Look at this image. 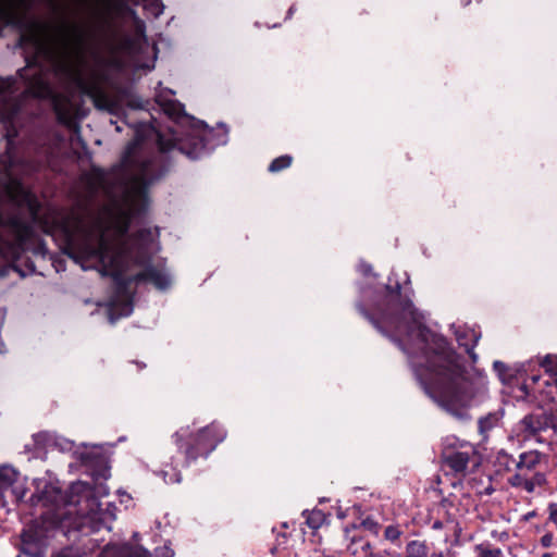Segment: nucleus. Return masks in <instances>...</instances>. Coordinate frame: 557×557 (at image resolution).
Wrapping results in <instances>:
<instances>
[{
	"label": "nucleus",
	"mask_w": 557,
	"mask_h": 557,
	"mask_svg": "<svg viewBox=\"0 0 557 557\" xmlns=\"http://www.w3.org/2000/svg\"><path fill=\"white\" fill-rule=\"evenodd\" d=\"M356 308L408 355L417 381L444 411L463 419L468 408L488 398L486 373L474 367L468 370L463 357L447 339L424 325V317L413 302L401 298V285L394 272L383 288L361 287Z\"/></svg>",
	"instance_id": "obj_1"
},
{
	"label": "nucleus",
	"mask_w": 557,
	"mask_h": 557,
	"mask_svg": "<svg viewBox=\"0 0 557 557\" xmlns=\"http://www.w3.org/2000/svg\"><path fill=\"white\" fill-rule=\"evenodd\" d=\"M159 228L144 227L125 239H111L101 232L96 242L85 234L77 238L66 233L63 252L83 270L97 269L102 276H111L114 293L108 304V318L114 324L134 310L131 284L150 282L164 292L172 284L165 262L152 263V256L160 250Z\"/></svg>",
	"instance_id": "obj_2"
},
{
	"label": "nucleus",
	"mask_w": 557,
	"mask_h": 557,
	"mask_svg": "<svg viewBox=\"0 0 557 557\" xmlns=\"http://www.w3.org/2000/svg\"><path fill=\"white\" fill-rule=\"evenodd\" d=\"M78 459L85 467V472L91 478V482L77 481L72 483L67 491H63L58 481L36 480V490L28 499L29 505L35 508H46L44 513L62 516L64 525H69L70 512L64 508L82 506L85 502L88 510L86 512H83V508L78 510L83 516L77 530L84 535L97 533L102 529L110 531L116 518L117 508L111 502L103 508L102 503L96 497V495L109 494V487L106 484L110 478L108 457L102 451L92 449L79 453Z\"/></svg>",
	"instance_id": "obj_3"
},
{
	"label": "nucleus",
	"mask_w": 557,
	"mask_h": 557,
	"mask_svg": "<svg viewBox=\"0 0 557 557\" xmlns=\"http://www.w3.org/2000/svg\"><path fill=\"white\" fill-rule=\"evenodd\" d=\"M228 140V129L219 123L218 129L210 128L203 121L183 138L166 137L158 133V152L151 154L135 153L136 143L127 145L120 164L121 185L125 194H146L147 189L163 178L178 157L185 156L198 160Z\"/></svg>",
	"instance_id": "obj_4"
},
{
	"label": "nucleus",
	"mask_w": 557,
	"mask_h": 557,
	"mask_svg": "<svg viewBox=\"0 0 557 557\" xmlns=\"http://www.w3.org/2000/svg\"><path fill=\"white\" fill-rule=\"evenodd\" d=\"M69 525L60 515L40 513L24 524L18 534L16 557H47L58 534L67 535Z\"/></svg>",
	"instance_id": "obj_5"
},
{
	"label": "nucleus",
	"mask_w": 557,
	"mask_h": 557,
	"mask_svg": "<svg viewBox=\"0 0 557 557\" xmlns=\"http://www.w3.org/2000/svg\"><path fill=\"white\" fill-rule=\"evenodd\" d=\"M225 437L226 430L216 422L200 429L196 434L190 433L188 426L173 434L174 443L184 453L187 465L199 457L208 458Z\"/></svg>",
	"instance_id": "obj_6"
},
{
	"label": "nucleus",
	"mask_w": 557,
	"mask_h": 557,
	"mask_svg": "<svg viewBox=\"0 0 557 557\" xmlns=\"http://www.w3.org/2000/svg\"><path fill=\"white\" fill-rule=\"evenodd\" d=\"M543 454L537 450L521 453L516 463V472L508 479L510 486L521 488L531 494L537 487L547 484L546 474L539 470Z\"/></svg>",
	"instance_id": "obj_7"
},
{
	"label": "nucleus",
	"mask_w": 557,
	"mask_h": 557,
	"mask_svg": "<svg viewBox=\"0 0 557 557\" xmlns=\"http://www.w3.org/2000/svg\"><path fill=\"white\" fill-rule=\"evenodd\" d=\"M443 462L455 473H465L471 461H476V449L468 442L447 445L442 453ZM478 465V462H475Z\"/></svg>",
	"instance_id": "obj_8"
},
{
	"label": "nucleus",
	"mask_w": 557,
	"mask_h": 557,
	"mask_svg": "<svg viewBox=\"0 0 557 557\" xmlns=\"http://www.w3.org/2000/svg\"><path fill=\"white\" fill-rule=\"evenodd\" d=\"M95 35V27L74 25L65 36V44L72 52H74L78 58H82Z\"/></svg>",
	"instance_id": "obj_9"
},
{
	"label": "nucleus",
	"mask_w": 557,
	"mask_h": 557,
	"mask_svg": "<svg viewBox=\"0 0 557 557\" xmlns=\"http://www.w3.org/2000/svg\"><path fill=\"white\" fill-rule=\"evenodd\" d=\"M17 73L25 81L32 78L28 82V86L26 88V92L28 95L35 98L49 97V95L51 94V88L39 70L26 66L24 69L18 70Z\"/></svg>",
	"instance_id": "obj_10"
},
{
	"label": "nucleus",
	"mask_w": 557,
	"mask_h": 557,
	"mask_svg": "<svg viewBox=\"0 0 557 557\" xmlns=\"http://www.w3.org/2000/svg\"><path fill=\"white\" fill-rule=\"evenodd\" d=\"M456 341L460 347H463L469 355L471 362L476 363L479 356L475 354L474 348L481 338V332L470 329L467 325L451 324Z\"/></svg>",
	"instance_id": "obj_11"
},
{
	"label": "nucleus",
	"mask_w": 557,
	"mask_h": 557,
	"mask_svg": "<svg viewBox=\"0 0 557 557\" xmlns=\"http://www.w3.org/2000/svg\"><path fill=\"white\" fill-rule=\"evenodd\" d=\"M99 557H151L148 549L128 543L107 544Z\"/></svg>",
	"instance_id": "obj_12"
},
{
	"label": "nucleus",
	"mask_w": 557,
	"mask_h": 557,
	"mask_svg": "<svg viewBox=\"0 0 557 557\" xmlns=\"http://www.w3.org/2000/svg\"><path fill=\"white\" fill-rule=\"evenodd\" d=\"M18 472L11 466H1L0 467V498L3 496V493L11 490V492L15 495L16 500H21L25 495V490L15 486L17 482Z\"/></svg>",
	"instance_id": "obj_13"
},
{
	"label": "nucleus",
	"mask_w": 557,
	"mask_h": 557,
	"mask_svg": "<svg viewBox=\"0 0 557 557\" xmlns=\"http://www.w3.org/2000/svg\"><path fill=\"white\" fill-rule=\"evenodd\" d=\"M548 428V419L543 413H529L519 422V430L524 437L539 434Z\"/></svg>",
	"instance_id": "obj_14"
},
{
	"label": "nucleus",
	"mask_w": 557,
	"mask_h": 557,
	"mask_svg": "<svg viewBox=\"0 0 557 557\" xmlns=\"http://www.w3.org/2000/svg\"><path fill=\"white\" fill-rule=\"evenodd\" d=\"M532 360L519 366L510 367L503 361L495 360L493 363V370L498 376L499 381L507 385L511 384L512 381L518 376L519 373H527L528 368L531 366Z\"/></svg>",
	"instance_id": "obj_15"
},
{
	"label": "nucleus",
	"mask_w": 557,
	"mask_h": 557,
	"mask_svg": "<svg viewBox=\"0 0 557 557\" xmlns=\"http://www.w3.org/2000/svg\"><path fill=\"white\" fill-rule=\"evenodd\" d=\"M405 557H445L443 550H435L433 545L422 540H411L405 546Z\"/></svg>",
	"instance_id": "obj_16"
},
{
	"label": "nucleus",
	"mask_w": 557,
	"mask_h": 557,
	"mask_svg": "<svg viewBox=\"0 0 557 557\" xmlns=\"http://www.w3.org/2000/svg\"><path fill=\"white\" fill-rule=\"evenodd\" d=\"M504 408H498L497 410L481 417L478 421V429L480 434H487L494 428L498 426L504 418Z\"/></svg>",
	"instance_id": "obj_17"
},
{
	"label": "nucleus",
	"mask_w": 557,
	"mask_h": 557,
	"mask_svg": "<svg viewBox=\"0 0 557 557\" xmlns=\"http://www.w3.org/2000/svg\"><path fill=\"white\" fill-rule=\"evenodd\" d=\"M347 550L355 557H381L373 553L371 543L361 536H352Z\"/></svg>",
	"instance_id": "obj_18"
},
{
	"label": "nucleus",
	"mask_w": 557,
	"mask_h": 557,
	"mask_svg": "<svg viewBox=\"0 0 557 557\" xmlns=\"http://www.w3.org/2000/svg\"><path fill=\"white\" fill-rule=\"evenodd\" d=\"M302 515L306 516V523L311 529H319L325 521V515L320 509L305 510Z\"/></svg>",
	"instance_id": "obj_19"
},
{
	"label": "nucleus",
	"mask_w": 557,
	"mask_h": 557,
	"mask_svg": "<svg viewBox=\"0 0 557 557\" xmlns=\"http://www.w3.org/2000/svg\"><path fill=\"white\" fill-rule=\"evenodd\" d=\"M33 440L37 447L47 449L52 447V443L55 441V434L42 431L34 434Z\"/></svg>",
	"instance_id": "obj_20"
},
{
	"label": "nucleus",
	"mask_w": 557,
	"mask_h": 557,
	"mask_svg": "<svg viewBox=\"0 0 557 557\" xmlns=\"http://www.w3.org/2000/svg\"><path fill=\"white\" fill-rule=\"evenodd\" d=\"M292 157L289 154H283L281 157L275 158L269 165L268 170L271 173H276L282 170H285L292 164Z\"/></svg>",
	"instance_id": "obj_21"
},
{
	"label": "nucleus",
	"mask_w": 557,
	"mask_h": 557,
	"mask_svg": "<svg viewBox=\"0 0 557 557\" xmlns=\"http://www.w3.org/2000/svg\"><path fill=\"white\" fill-rule=\"evenodd\" d=\"M497 463L504 467L505 470L510 471L512 468L516 469L517 459L513 458L512 455L506 453L505 450H500L496 457Z\"/></svg>",
	"instance_id": "obj_22"
},
{
	"label": "nucleus",
	"mask_w": 557,
	"mask_h": 557,
	"mask_svg": "<svg viewBox=\"0 0 557 557\" xmlns=\"http://www.w3.org/2000/svg\"><path fill=\"white\" fill-rule=\"evenodd\" d=\"M50 557H83L81 548L70 545L52 552Z\"/></svg>",
	"instance_id": "obj_23"
},
{
	"label": "nucleus",
	"mask_w": 557,
	"mask_h": 557,
	"mask_svg": "<svg viewBox=\"0 0 557 557\" xmlns=\"http://www.w3.org/2000/svg\"><path fill=\"white\" fill-rule=\"evenodd\" d=\"M475 550L479 557H502L503 552L500 548H491L488 544H478Z\"/></svg>",
	"instance_id": "obj_24"
},
{
	"label": "nucleus",
	"mask_w": 557,
	"mask_h": 557,
	"mask_svg": "<svg viewBox=\"0 0 557 557\" xmlns=\"http://www.w3.org/2000/svg\"><path fill=\"white\" fill-rule=\"evenodd\" d=\"M540 366L545 369L547 373L557 374V358L555 355L547 354L541 361Z\"/></svg>",
	"instance_id": "obj_25"
},
{
	"label": "nucleus",
	"mask_w": 557,
	"mask_h": 557,
	"mask_svg": "<svg viewBox=\"0 0 557 557\" xmlns=\"http://www.w3.org/2000/svg\"><path fill=\"white\" fill-rule=\"evenodd\" d=\"M23 0H0V10L5 14L15 12L22 4Z\"/></svg>",
	"instance_id": "obj_26"
},
{
	"label": "nucleus",
	"mask_w": 557,
	"mask_h": 557,
	"mask_svg": "<svg viewBox=\"0 0 557 557\" xmlns=\"http://www.w3.org/2000/svg\"><path fill=\"white\" fill-rule=\"evenodd\" d=\"M160 474L165 483H180L182 481L181 472L175 469H171V472L162 470Z\"/></svg>",
	"instance_id": "obj_27"
},
{
	"label": "nucleus",
	"mask_w": 557,
	"mask_h": 557,
	"mask_svg": "<svg viewBox=\"0 0 557 557\" xmlns=\"http://www.w3.org/2000/svg\"><path fill=\"white\" fill-rule=\"evenodd\" d=\"M400 535H401V531L399 530L398 527H395V525H388L384 531L385 539L391 542H395L396 540H398L400 537Z\"/></svg>",
	"instance_id": "obj_28"
},
{
	"label": "nucleus",
	"mask_w": 557,
	"mask_h": 557,
	"mask_svg": "<svg viewBox=\"0 0 557 557\" xmlns=\"http://www.w3.org/2000/svg\"><path fill=\"white\" fill-rule=\"evenodd\" d=\"M156 557H174V550L171 548L170 544H164L163 546H159L154 548Z\"/></svg>",
	"instance_id": "obj_29"
},
{
	"label": "nucleus",
	"mask_w": 557,
	"mask_h": 557,
	"mask_svg": "<svg viewBox=\"0 0 557 557\" xmlns=\"http://www.w3.org/2000/svg\"><path fill=\"white\" fill-rule=\"evenodd\" d=\"M73 445H74V443L72 441L58 437L57 435H55V441H53V443H52V446L59 447L60 450H62V451L71 450Z\"/></svg>",
	"instance_id": "obj_30"
},
{
	"label": "nucleus",
	"mask_w": 557,
	"mask_h": 557,
	"mask_svg": "<svg viewBox=\"0 0 557 557\" xmlns=\"http://www.w3.org/2000/svg\"><path fill=\"white\" fill-rule=\"evenodd\" d=\"M554 534L552 532H547L541 537L540 543L543 547L548 548L554 545Z\"/></svg>",
	"instance_id": "obj_31"
},
{
	"label": "nucleus",
	"mask_w": 557,
	"mask_h": 557,
	"mask_svg": "<svg viewBox=\"0 0 557 557\" xmlns=\"http://www.w3.org/2000/svg\"><path fill=\"white\" fill-rule=\"evenodd\" d=\"M358 270L361 274L369 275L372 272V265L364 261H360Z\"/></svg>",
	"instance_id": "obj_32"
},
{
	"label": "nucleus",
	"mask_w": 557,
	"mask_h": 557,
	"mask_svg": "<svg viewBox=\"0 0 557 557\" xmlns=\"http://www.w3.org/2000/svg\"><path fill=\"white\" fill-rule=\"evenodd\" d=\"M84 546L92 550L95 547L100 546V541L98 539H88L87 542L84 543Z\"/></svg>",
	"instance_id": "obj_33"
},
{
	"label": "nucleus",
	"mask_w": 557,
	"mask_h": 557,
	"mask_svg": "<svg viewBox=\"0 0 557 557\" xmlns=\"http://www.w3.org/2000/svg\"><path fill=\"white\" fill-rule=\"evenodd\" d=\"M362 524H363L367 529H369V530H371V531H375V532H376V530H377V528H379V524H377L375 521L371 520V519H366V520L362 522Z\"/></svg>",
	"instance_id": "obj_34"
},
{
	"label": "nucleus",
	"mask_w": 557,
	"mask_h": 557,
	"mask_svg": "<svg viewBox=\"0 0 557 557\" xmlns=\"http://www.w3.org/2000/svg\"><path fill=\"white\" fill-rule=\"evenodd\" d=\"M151 7H152V10H153V14L156 16H159L162 12H163V5L160 4L159 2H153L151 3Z\"/></svg>",
	"instance_id": "obj_35"
},
{
	"label": "nucleus",
	"mask_w": 557,
	"mask_h": 557,
	"mask_svg": "<svg viewBox=\"0 0 557 557\" xmlns=\"http://www.w3.org/2000/svg\"><path fill=\"white\" fill-rule=\"evenodd\" d=\"M184 111V107L181 103L173 104V111H169L170 115H178Z\"/></svg>",
	"instance_id": "obj_36"
},
{
	"label": "nucleus",
	"mask_w": 557,
	"mask_h": 557,
	"mask_svg": "<svg viewBox=\"0 0 557 557\" xmlns=\"http://www.w3.org/2000/svg\"><path fill=\"white\" fill-rule=\"evenodd\" d=\"M445 527V523L442 520H435L431 524L432 530H442Z\"/></svg>",
	"instance_id": "obj_37"
},
{
	"label": "nucleus",
	"mask_w": 557,
	"mask_h": 557,
	"mask_svg": "<svg viewBox=\"0 0 557 557\" xmlns=\"http://www.w3.org/2000/svg\"><path fill=\"white\" fill-rule=\"evenodd\" d=\"M129 222H131V218L127 216V221L125 222V224L121 227V237H124L126 235V233L128 232V228H129Z\"/></svg>",
	"instance_id": "obj_38"
},
{
	"label": "nucleus",
	"mask_w": 557,
	"mask_h": 557,
	"mask_svg": "<svg viewBox=\"0 0 557 557\" xmlns=\"http://www.w3.org/2000/svg\"><path fill=\"white\" fill-rule=\"evenodd\" d=\"M536 515H537V513H536V511H535V510L529 511V512H527V513L523 516V520H524V521H529V520H531V519L535 518V517H536Z\"/></svg>",
	"instance_id": "obj_39"
},
{
	"label": "nucleus",
	"mask_w": 557,
	"mask_h": 557,
	"mask_svg": "<svg viewBox=\"0 0 557 557\" xmlns=\"http://www.w3.org/2000/svg\"><path fill=\"white\" fill-rule=\"evenodd\" d=\"M53 265L57 272L63 271L65 269L63 261H54Z\"/></svg>",
	"instance_id": "obj_40"
},
{
	"label": "nucleus",
	"mask_w": 557,
	"mask_h": 557,
	"mask_svg": "<svg viewBox=\"0 0 557 557\" xmlns=\"http://www.w3.org/2000/svg\"><path fill=\"white\" fill-rule=\"evenodd\" d=\"M295 11H296V7H295V4H293V5L288 9V11H287L286 18H290V17L293 16V14H294V12H295Z\"/></svg>",
	"instance_id": "obj_41"
},
{
	"label": "nucleus",
	"mask_w": 557,
	"mask_h": 557,
	"mask_svg": "<svg viewBox=\"0 0 557 557\" xmlns=\"http://www.w3.org/2000/svg\"><path fill=\"white\" fill-rule=\"evenodd\" d=\"M540 377H541L540 375L533 374V375L530 376V380L532 381V383L535 384V383L539 382Z\"/></svg>",
	"instance_id": "obj_42"
},
{
	"label": "nucleus",
	"mask_w": 557,
	"mask_h": 557,
	"mask_svg": "<svg viewBox=\"0 0 557 557\" xmlns=\"http://www.w3.org/2000/svg\"><path fill=\"white\" fill-rule=\"evenodd\" d=\"M541 557H554L552 553H544Z\"/></svg>",
	"instance_id": "obj_43"
},
{
	"label": "nucleus",
	"mask_w": 557,
	"mask_h": 557,
	"mask_svg": "<svg viewBox=\"0 0 557 557\" xmlns=\"http://www.w3.org/2000/svg\"><path fill=\"white\" fill-rule=\"evenodd\" d=\"M137 364L139 366V368H140V369H143V368H145V367H146V364H145V363H139V362H138Z\"/></svg>",
	"instance_id": "obj_44"
},
{
	"label": "nucleus",
	"mask_w": 557,
	"mask_h": 557,
	"mask_svg": "<svg viewBox=\"0 0 557 557\" xmlns=\"http://www.w3.org/2000/svg\"><path fill=\"white\" fill-rule=\"evenodd\" d=\"M525 387H527V386L523 384V385L521 386V389H522V391H525Z\"/></svg>",
	"instance_id": "obj_45"
}]
</instances>
